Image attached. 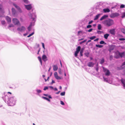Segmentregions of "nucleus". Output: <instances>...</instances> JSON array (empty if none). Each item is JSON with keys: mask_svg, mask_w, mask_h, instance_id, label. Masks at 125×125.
Listing matches in <instances>:
<instances>
[{"mask_svg": "<svg viewBox=\"0 0 125 125\" xmlns=\"http://www.w3.org/2000/svg\"><path fill=\"white\" fill-rule=\"evenodd\" d=\"M4 94L2 98L8 105L13 106L15 104L16 98L15 96H12L11 93L10 92L4 93Z\"/></svg>", "mask_w": 125, "mask_h": 125, "instance_id": "f257e3e1", "label": "nucleus"}, {"mask_svg": "<svg viewBox=\"0 0 125 125\" xmlns=\"http://www.w3.org/2000/svg\"><path fill=\"white\" fill-rule=\"evenodd\" d=\"M28 15L31 19L32 20V22L31 23L30 26L28 27V29L29 31H30L31 30V29L32 26L34 25V23L36 21V15L35 13H29Z\"/></svg>", "mask_w": 125, "mask_h": 125, "instance_id": "f03ea898", "label": "nucleus"}, {"mask_svg": "<svg viewBox=\"0 0 125 125\" xmlns=\"http://www.w3.org/2000/svg\"><path fill=\"white\" fill-rule=\"evenodd\" d=\"M102 23L105 26L109 27L114 25V21L112 19L108 18L103 21Z\"/></svg>", "mask_w": 125, "mask_h": 125, "instance_id": "7ed1b4c3", "label": "nucleus"}, {"mask_svg": "<svg viewBox=\"0 0 125 125\" xmlns=\"http://www.w3.org/2000/svg\"><path fill=\"white\" fill-rule=\"evenodd\" d=\"M125 54V52H120L118 51H117L115 52V57L116 58H118L120 57H122L124 56Z\"/></svg>", "mask_w": 125, "mask_h": 125, "instance_id": "20e7f679", "label": "nucleus"}, {"mask_svg": "<svg viewBox=\"0 0 125 125\" xmlns=\"http://www.w3.org/2000/svg\"><path fill=\"white\" fill-rule=\"evenodd\" d=\"M103 70L105 74H104L106 76H109L110 74V72L107 69L104 67H103Z\"/></svg>", "mask_w": 125, "mask_h": 125, "instance_id": "39448f33", "label": "nucleus"}, {"mask_svg": "<svg viewBox=\"0 0 125 125\" xmlns=\"http://www.w3.org/2000/svg\"><path fill=\"white\" fill-rule=\"evenodd\" d=\"M119 15V14L118 13H112L110 15V16L111 18H114L115 17L118 16Z\"/></svg>", "mask_w": 125, "mask_h": 125, "instance_id": "423d86ee", "label": "nucleus"}, {"mask_svg": "<svg viewBox=\"0 0 125 125\" xmlns=\"http://www.w3.org/2000/svg\"><path fill=\"white\" fill-rule=\"evenodd\" d=\"M26 28L25 27L22 26L21 27H18L17 29V30L21 32H22L25 31Z\"/></svg>", "mask_w": 125, "mask_h": 125, "instance_id": "0eeeda50", "label": "nucleus"}, {"mask_svg": "<svg viewBox=\"0 0 125 125\" xmlns=\"http://www.w3.org/2000/svg\"><path fill=\"white\" fill-rule=\"evenodd\" d=\"M2 6L0 5V17H3L4 11L2 9Z\"/></svg>", "mask_w": 125, "mask_h": 125, "instance_id": "6e6552de", "label": "nucleus"}, {"mask_svg": "<svg viewBox=\"0 0 125 125\" xmlns=\"http://www.w3.org/2000/svg\"><path fill=\"white\" fill-rule=\"evenodd\" d=\"M12 15L14 17H17L18 15V13L15 10V9L12 8Z\"/></svg>", "mask_w": 125, "mask_h": 125, "instance_id": "1a4fd4ad", "label": "nucleus"}, {"mask_svg": "<svg viewBox=\"0 0 125 125\" xmlns=\"http://www.w3.org/2000/svg\"><path fill=\"white\" fill-rule=\"evenodd\" d=\"M13 5L17 9L19 13H21L22 12V11L19 6L15 3H13Z\"/></svg>", "mask_w": 125, "mask_h": 125, "instance_id": "9d476101", "label": "nucleus"}, {"mask_svg": "<svg viewBox=\"0 0 125 125\" xmlns=\"http://www.w3.org/2000/svg\"><path fill=\"white\" fill-rule=\"evenodd\" d=\"M25 8L28 10H30L32 8L31 4H30L28 5H24Z\"/></svg>", "mask_w": 125, "mask_h": 125, "instance_id": "9b49d317", "label": "nucleus"}, {"mask_svg": "<svg viewBox=\"0 0 125 125\" xmlns=\"http://www.w3.org/2000/svg\"><path fill=\"white\" fill-rule=\"evenodd\" d=\"M54 76L55 78L58 80L61 79L62 78L58 76L57 73V72H55L54 73Z\"/></svg>", "mask_w": 125, "mask_h": 125, "instance_id": "f8f14e48", "label": "nucleus"}, {"mask_svg": "<svg viewBox=\"0 0 125 125\" xmlns=\"http://www.w3.org/2000/svg\"><path fill=\"white\" fill-rule=\"evenodd\" d=\"M12 21L13 23L15 25L18 24L19 23V20L16 18L13 19Z\"/></svg>", "mask_w": 125, "mask_h": 125, "instance_id": "ddd939ff", "label": "nucleus"}, {"mask_svg": "<svg viewBox=\"0 0 125 125\" xmlns=\"http://www.w3.org/2000/svg\"><path fill=\"white\" fill-rule=\"evenodd\" d=\"M108 17V16L107 15H104L100 19V21H102L103 20L105 19L106 18Z\"/></svg>", "mask_w": 125, "mask_h": 125, "instance_id": "4468645a", "label": "nucleus"}, {"mask_svg": "<svg viewBox=\"0 0 125 125\" xmlns=\"http://www.w3.org/2000/svg\"><path fill=\"white\" fill-rule=\"evenodd\" d=\"M42 59L44 62L46 61L47 60V56L44 54L42 56Z\"/></svg>", "mask_w": 125, "mask_h": 125, "instance_id": "2eb2a0df", "label": "nucleus"}, {"mask_svg": "<svg viewBox=\"0 0 125 125\" xmlns=\"http://www.w3.org/2000/svg\"><path fill=\"white\" fill-rule=\"evenodd\" d=\"M121 81L123 86L125 88V80L123 79H122L121 80Z\"/></svg>", "mask_w": 125, "mask_h": 125, "instance_id": "dca6fc26", "label": "nucleus"}, {"mask_svg": "<svg viewBox=\"0 0 125 125\" xmlns=\"http://www.w3.org/2000/svg\"><path fill=\"white\" fill-rule=\"evenodd\" d=\"M103 10L104 12V13L108 12L110 11V10L107 8L104 9Z\"/></svg>", "mask_w": 125, "mask_h": 125, "instance_id": "f3484780", "label": "nucleus"}, {"mask_svg": "<svg viewBox=\"0 0 125 125\" xmlns=\"http://www.w3.org/2000/svg\"><path fill=\"white\" fill-rule=\"evenodd\" d=\"M6 18L8 23H10L11 22V19L8 16H7L6 17Z\"/></svg>", "mask_w": 125, "mask_h": 125, "instance_id": "a211bd4d", "label": "nucleus"}, {"mask_svg": "<svg viewBox=\"0 0 125 125\" xmlns=\"http://www.w3.org/2000/svg\"><path fill=\"white\" fill-rule=\"evenodd\" d=\"M110 32L112 34H115V29H113L110 30Z\"/></svg>", "mask_w": 125, "mask_h": 125, "instance_id": "6ab92c4d", "label": "nucleus"}, {"mask_svg": "<svg viewBox=\"0 0 125 125\" xmlns=\"http://www.w3.org/2000/svg\"><path fill=\"white\" fill-rule=\"evenodd\" d=\"M87 65L89 67H93L94 65V64L92 62H90L88 63Z\"/></svg>", "mask_w": 125, "mask_h": 125, "instance_id": "aec40b11", "label": "nucleus"}, {"mask_svg": "<svg viewBox=\"0 0 125 125\" xmlns=\"http://www.w3.org/2000/svg\"><path fill=\"white\" fill-rule=\"evenodd\" d=\"M83 33V31H78L77 34V36H79L80 35H82Z\"/></svg>", "mask_w": 125, "mask_h": 125, "instance_id": "412c9836", "label": "nucleus"}, {"mask_svg": "<svg viewBox=\"0 0 125 125\" xmlns=\"http://www.w3.org/2000/svg\"><path fill=\"white\" fill-rule=\"evenodd\" d=\"M58 68V66L57 65H54L53 66V70L54 71H56Z\"/></svg>", "mask_w": 125, "mask_h": 125, "instance_id": "4be33fe9", "label": "nucleus"}, {"mask_svg": "<svg viewBox=\"0 0 125 125\" xmlns=\"http://www.w3.org/2000/svg\"><path fill=\"white\" fill-rule=\"evenodd\" d=\"M101 14H97L96 15L95 17V18L94 19V20H96L97 19H98V18L100 17V15Z\"/></svg>", "mask_w": 125, "mask_h": 125, "instance_id": "5701e85b", "label": "nucleus"}, {"mask_svg": "<svg viewBox=\"0 0 125 125\" xmlns=\"http://www.w3.org/2000/svg\"><path fill=\"white\" fill-rule=\"evenodd\" d=\"M103 77L104 79V82H107L108 81V79L107 78L104 77V74L103 75Z\"/></svg>", "mask_w": 125, "mask_h": 125, "instance_id": "b1692460", "label": "nucleus"}, {"mask_svg": "<svg viewBox=\"0 0 125 125\" xmlns=\"http://www.w3.org/2000/svg\"><path fill=\"white\" fill-rule=\"evenodd\" d=\"M84 50V48H82L81 49L80 52V56H83V50Z\"/></svg>", "mask_w": 125, "mask_h": 125, "instance_id": "393cba45", "label": "nucleus"}, {"mask_svg": "<svg viewBox=\"0 0 125 125\" xmlns=\"http://www.w3.org/2000/svg\"><path fill=\"white\" fill-rule=\"evenodd\" d=\"M36 91L37 93V94H36L38 95H39V94L41 93L42 92V91L41 90L38 89H36Z\"/></svg>", "mask_w": 125, "mask_h": 125, "instance_id": "a878e982", "label": "nucleus"}, {"mask_svg": "<svg viewBox=\"0 0 125 125\" xmlns=\"http://www.w3.org/2000/svg\"><path fill=\"white\" fill-rule=\"evenodd\" d=\"M109 34H106L104 35V37L106 39H107L108 37L109 36Z\"/></svg>", "mask_w": 125, "mask_h": 125, "instance_id": "bb28decb", "label": "nucleus"}, {"mask_svg": "<svg viewBox=\"0 0 125 125\" xmlns=\"http://www.w3.org/2000/svg\"><path fill=\"white\" fill-rule=\"evenodd\" d=\"M42 98L46 100L49 102L50 101V100L47 97L42 96Z\"/></svg>", "mask_w": 125, "mask_h": 125, "instance_id": "cd10ccee", "label": "nucleus"}, {"mask_svg": "<svg viewBox=\"0 0 125 125\" xmlns=\"http://www.w3.org/2000/svg\"><path fill=\"white\" fill-rule=\"evenodd\" d=\"M38 59L39 60V61H40V62L41 64V65H42V60H41V57H40L39 56L38 57Z\"/></svg>", "mask_w": 125, "mask_h": 125, "instance_id": "c85d7f7f", "label": "nucleus"}, {"mask_svg": "<svg viewBox=\"0 0 125 125\" xmlns=\"http://www.w3.org/2000/svg\"><path fill=\"white\" fill-rule=\"evenodd\" d=\"M81 48L80 46H78L77 47V48L76 49V51H78L79 52L81 50Z\"/></svg>", "mask_w": 125, "mask_h": 125, "instance_id": "c756f323", "label": "nucleus"}, {"mask_svg": "<svg viewBox=\"0 0 125 125\" xmlns=\"http://www.w3.org/2000/svg\"><path fill=\"white\" fill-rule=\"evenodd\" d=\"M102 28V26L100 24H99L98 26V29L99 30H100Z\"/></svg>", "mask_w": 125, "mask_h": 125, "instance_id": "7c9ffc66", "label": "nucleus"}, {"mask_svg": "<svg viewBox=\"0 0 125 125\" xmlns=\"http://www.w3.org/2000/svg\"><path fill=\"white\" fill-rule=\"evenodd\" d=\"M24 3L28 4L29 3V1L28 0H23Z\"/></svg>", "mask_w": 125, "mask_h": 125, "instance_id": "2f4dec72", "label": "nucleus"}, {"mask_svg": "<svg viewBox=\"0 0 125 125\" xmlns=\"http://www.w3.org/2000/svg\"><path fill=\"white\" fill-rule=\"evenodd\" d=\"M95 46L97 47H99V48H102L103 46V45H97V44H96L95 45Z\"/></svg>", "mask_w": 125, "mask_h": 125, "instance_id": "473e14b6", "label": "nucleus"}, {"mask_svg": "<svg viewBox=\"0 0 125 125\" xmlns=\"http://www.w3.org/2000/svg\"><path fill=\"white\" fill-rule=\"evenodd\" d=\"M121 31L124 34H125V29L124 28H122L121 29Z\"/></svg>", "mask_w": 125, "mask_h": 125, "instance_id": "72a5a7b5", "label": "nucleus"}, {"mask_svg": "<svg viewBox=\"0 0 125 125\" xmlns=\"http://www.w3.org/2000/svg\"><path fill=\"white\" fill-rule=\"evenodd\" d=\"M89 52H85L84 53L85 55L87 57H88L89 56Z\"/></svg>", "mask_w": 125, "mask_h": 125, "instance_id": "f704fd0d", "label": "nucleus"}, {"mask_svg": "<svg viewBox=\"0 0 125 125\" xmlns=\"http://www.w3.org/2000/svg\"><path fill=\"white\" fill-rule=\"evenodd\" d=\"M96 38V36H93L91 37L90 38V39L91 40H93L95 38Z\"/></svg>", "mask_w": 125, "mask_h": 125, "instance_id": "c9c22d12", "label": "nucleus"}, {"mask_svg": "<svg viewBox=\"0 0 125 125\" xmlns=\"http://www.w3.org/2000/svg\"><path fill=\"white\" fill-rule=\"evenodd\" d=\"M65 92H62L61 93H60V95L62 96H64L65 95Z\"/></svg>", "mask_w": 125, "mask_h": 125, "instance_id": "e433bc0d", "label": "nucleus"}, {"mask_svg": "<svg viewBox=\"0 0 125 125\" xmlns=\"http://www.w3.org/2000/svg\"><path fill=\"white\" fill-rule=\"evenodd\" d=\"M86 41H87V40L86 39V40H84L83 41L81 42L80 43V44H82L83 43H84V42H86Z\"/></svg>", "mask_w": 125, "mask_h": 125, "instance_id": "4c0bfd02", "label": "nucleus"}, {"mask_svg": "<svg viewBox=\"0 0 125 125\" xmlns=\"http://www.w3.org/2000/svg\"><path fill=\"white\" fill-rule=\"evenodd\" d=\"M104 62V60L103 58L101 60L100 63L101 64L103 63Z\"/></svg>", "mask_w": 125, "mask_h": 125, "instance_id": "58836bf2", "label": "nucleus"}, {"mask_svg": "<svg viewBox=\"0 0 125 125\" xmlns=\"http://www.w3.org/2000/svg\"><path fill=\"white\" fill-rule=\"evenodd\" d=\"M34 34V32H33L31 33L27 37H29L30 36Z\"/></svg>", "mask_w": 125, "mask_h": 125, "instance_id": "ea45409f", "label": "nucleus"}, {"mask_svg": "<svg viewBox=\"0 0 125 125\" xmlns=\"http://www.w3.org/2000/svg\"><path fill=\"white\" fill-rule=\"evenodd\" d=\"M125 5H124L123 4H121L120 6V8H124L125 7Z\"/></svg>", "mask_w": 125, "mask_h": 125, "instance_id": "a19ab883", "label": "nucleus"}, {"mask_svg": "<svg viewBox=\"0 0 125 125\" xmlns=\"http://www.w3.org/2000/svg\"><path fill=\"white\" fill-rule=\"evenodd\" d=\"M103 32V31H97V33L98 34H101V33Z\"/></svg>", "mask_w": 125, "mask_h": 125, "instance_id": "79ce46f5", "label": "nucleus"}, {"mask_svg": "<svg viewBox=\"0 0 125 125\" xmlns=\"http://www.w3.org/2000/svg\"><path fill=\"white\" fill-rule=\"evenodd\" d=\"M48 87L47 86H45L44 87V89H43V90L44 91H45L47 89H48Z\"/></svg>", "mask_w": 125, "mask_h": 125, "instance_id": "37998d69", "label": "nucleus"}, {"mask_svg": "<svg viewBox=\"0 0 125 125\" xmlns=\"http://www.w3.org/2000/svg\"><path fill=\"white\" fill-rule=\"evenodd\" d=\"M104 42L103 41H101L100 42V43L101 44H103L104 43Z\"/></svg>", "mask_w": 125, "mask_h": 125, "instance_id": "c03bdc74", "label": "nucleus"}, {"mask_svg": "<svg viewBox=\"0 0 125 125\" xmlns=\"http://www.w3.org/2000/svg\"><path fill=\"white\" fill-rule=\"evenodd\" d=\"M58 72H59V73L60 74H62V72H61V69H59V70H58Z\"/></svg>", "mask_w": 125, "mask_h": 125, "instance_id": "a18cd8bd", "label": "nucleus"}, {"mask_svg": "<svg viewBox=\"0 0 125 125\" xmlns=\"http://www.w3.org/2000/svg\"><path fill=\"white\" fill-rule=\"evenodd\" d=\"M113 58V56L112 55H111L110 57V60H112Z\"/></svg>", "mask_w": 125, "mask_h": 125, "instance_id": "49530a36", "label": "nucleus"}, {"mask_svg": "<svg viewBox=\"0 0 125 125\" xmlns=\"http://www.w3.org/2000/svg\"><path fill=\"white\" fill-rule=\"evenodd\" d=\"M60 104H61L62 105H64V103L62 101H60Z\"/></svg>", "mask_w": 125, "mask_h": 125, "instance_id": "de8ad7c7", "label": "nucleus"}, {"mask_svg": "<svg viewBox=\"0 0 125 125\" xmlns=\"http://www.w3.org/2000/svg\"><path fill=\"white\" fill-rule=\"evenodd\" d=\"M1 23L2 24L4 25L5 24V22L4 21H1Z\"/></svg>", "mask_w": 125, "mask_h": 125, "instance_id": "09e8293b", "label": "nucleus"}, {"mask_svg": "<svg viewBox=\"0 0 125 125\" xmlns=\"http://www.w3.org/2000/svg\"><path fill=\"white\" fill-rule=\"evenodd\" d=\"M92 27V26L91 25H89L87 26V28H90L91 27Z\"/></svg>", "mask_w": 125, "mask_h": 125, "instance_id": "8fccbe9b", "label": "nucleus"}, {"mask_svg": "<svg viewBox=\"0 0 125 125\" xmlns=\"http://www.w3.org/2000/svg\"><path fill=\"white\" fill-rule=\"evenodd\" d=\"M125 17V12L124 13L122 16V18H123Z\"/></svg>", "mask_w": 125, "mask_h": 125, "instance_id": "3c124183", "label": "nucleus"}, {"mask_svg": "<svg viewBox=\"0 0 125 125\" xmlns=\"http://www.w3.org/2000/svg\"><path fill=\"white\" fill-rule=\"evenodd\" d=\"M42 47L43 48H44V49H45V47H44V44L43 43H42Z\"/></svg>", "mask_w": 125, "mask_h": 125, "instance_id": "603ef678", "label": "nucleus"}, {"mask_svg": "<svg viewBox=\"0 0 125 125\" xmlns=\"http://www.w3.org/2000/svg\"><path fill=\"white\" fill-rule=\"evenodd\" d=\"M119 40L120 41H124L125 40V39L124 38H120L119 39Z\"/></svg>", "mask_w": 125, "mask_h": 125, "instance_id": "864d4df0", "label": "nucleus"}, {"mask_svg": "<svg viewBox=\"0 0 125 125\" xmlns=\"http://www.w3.org/2000/svg\"><path fill=\"white\" fill-rule=\"evenodd\" d=\"M48 87L50 88V89H54V88L53 86H49Z\"/></svg>", "mask_w": 125, "mask_h": 125, "instance_id": "5fc2aeb1", "label": "nucleus"}, {"mask_svg": "<svg viewBox=\"0 0 125 125\" xmlns=\"http://www.w3.org/2000/svg\"><path fill=\"white\" fill-rule=\"evenodd\" d=\"M93 30L92 28L90 29L89 30H88L87 31L89 32H90L91 31Z\"/></svg>", "mask_w": 125, "mask_h": 125, "instance_id": "6e6d98bb", "label": "nucleus"}, {"mask_svg": "<svg viewBox=\"0 0 125 125\" xmlns=\"http://www.w3.org/2000/svg\"><path fill=\"white\" fill-rule=\"evenodd\" d=\"M78 53H77V52H75L74 53V55L75 57H76L77 56Z\"/></svg>", "mask_w": 125, "mask_h": 125, "instance_id": "4d7b16f0", "label": "nucleus"}, {"mask_svg": "<svg viewBox=\"0 0 125 125\" xmlns=\"http://www.w3.org/2000/svg\"><path fill=\"white\" fill-rule=\"evenodd\" d=\"M125 65V61L123 63L122 66H121V68H122V67L124 65Z\"/></svg>", "mask_w": 125, "mask_h": 125, "instance_id": "13d9d810", "label": "nucleus"}, {"mask_svg": "<svg viewBox=\"0 0 125 125\" xmlns=\"http://www.w3.org/2000/svg\"><path fill=\"white\" fill-rule=\"evenodd\" d=\"M93 21H89L88 23V24H91L93 22Z\"/></svg>", "mask_w": 125, "mask_h": 125, "instance_id": "bf43d9fd", "label": "nucleus"}, {"mask_svg": "<svg viewBox=\"0 0 125 125\" xmlns=\"http://www.w3.org/2000/svg\"><path fill=\"white\" fill-rule=\"evenodd\" d=\"M96 70L97 72L98 71V67H96Z\"/></svg>", "mask_w": 125, "mask_h": 125, "instance_id": "052dcab7", "label": "nucleus"}, {"mask_svg": "<svg viewBox=\"0 0 125 125\" xmlns=\"http://www.w3.org/2000/svg\"><path fill=\"white\" fill-rule=\"evenodd\" d=\"M113 49H114L113 48L110 49L109 50V51L110 52H111L112 50H113Z\"/></svg>", "mask_w": 125, "mask_h": 125, "instance_id": "680f3d73", "label": "nucleus"}, {"mask_svg": "<svg viewBox=\"0 0 125 125\" xmlns=\"http://www.w3.org/2000/svg\"><path fill=\"white\" fill-rule=\"evenodd\" d=\"M55 83V81L53 80H52L51 84H52L53 83Z\"/></svg>", "mask_w": 125, "mask_h": 125, "instance_id": "e2e57ef3", "label": "nucleus"}, {"mask_svg": "<svg viewBox=\"0 0 125 125\" xmlns=\"http://www.w3.org/2000/svg\"><path fill=\"white\" fill-rule=\"evenodd\" d=\"M98 40H99V38H96V39L94 40V41H98Z\"/></svg>", "mask_w": 125, "mask_h": 125, "instance_id": "0e129e2a", "label": "nucleus"}, {"mask_svg": "<svg viewBox=\"0 0 125 125\" xmlns=\"http://www.w3.org/2000/svg\"><path fill=\"white\" fill-rule=\"evenodd\" d=\"M48 97H49V98L52 99V97L50 95H48Z\"/></svg>", "mask_w": 125, "mask_h": 125, "instance_id": "69168bd1", "label": "nucleus"}, {"mask_svg": "<svg viewBox=\"0 0 125 125\" xmlns=\"http://www.w3.org/2000/svg\"><path fill=\"white\" fill-rule=\"evenodd\" d=\"M43 95L44 96H47V97H48V94H43Z\"/></svg>", "mask_w": 125, "mask_h": 125, "instance_id": "338daca9", "label": "nucleus"}, {"mask_svg": "<svg viewBox=\"0 0 125 125\" xmlns=\"http://www.w3.org/2000/svg\"><path fill=\"white\" fill-rule=\"evenodd\" d=\"M54 89L55 91H57L58 90L56 88H54V89Z\"/></svg>", "mask_w": 125, "mask_h": 125, "instance_id": "774afa93", "label": "nucleus"}]
</instances>
